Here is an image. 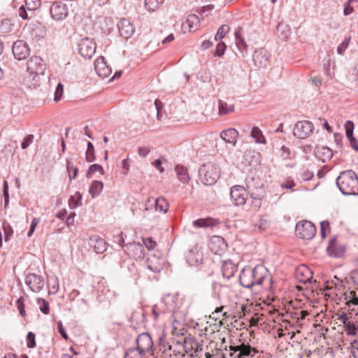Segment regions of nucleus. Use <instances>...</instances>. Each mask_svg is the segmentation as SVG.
I'll return each mask as SVG.
<instances>
[{
    "mask_svg": "<svg viewBox=\"0 0 358 358\" xmlns=\"http://www.w3.org/2000/svg\"><path fill=\"white\" fill-rule=\"evenodd\" d=\"M336 182L343 194H358V176L354 171L349 169L341 172Z\"/></svg>",
    "mask_w": 358,
    "mask_h": 358,
    "instance_id": "nucleus-1",
    "label": "nucleus"
},
{
    "mask_svg": "<svg viewBox=\"0 0 358 358\" xmlns=\"http://www.w3.org/2000/svg\"><path fill=\"white\" fill-rule=\"evenodd\" d=\"M198 172L201 181L206 185H214L220 176V167L211 162L203 164Z\"/></svg>",
    "mask_w": 358,
    "mask_h": 358,
    "instance_id": "nucleus-2",
    "label": "nucleus"
},
{
    "mask_svg": "<svg viewBox=\"0 0 358 358\" xmlns=\"http://www.w3.org/2000/svg\"><path fill=\"white\" fill-rule=\"evenodd\" d=\"M245 189L252 199H262L264 196V184L259 178L252 176L246 178Z\"/></svg>",
    "mask_w": 358,
    "mask_h": 358,
    "instance_id": "nucleus-3",
    "label": "nucleus"
},
{
    "mask_svg": "<svg viewBox=\"0 0 358 358\" xmlns=\"http://www.w3.org/2000/svg\"><path fill=\"white\" fill-rule=\"evenodd\" d=\"M295 231L298 237L310 240L316 234V227L310 221L303 220L296 224Z\"/></svg>",
    "mask_w": 358,
    "mask_h": 358,
    "instance_id": "nucleus-4",
    "label": "nucleus"
},
{
    "mask_svg": "<svg viewBox=\"0 0 358 358\" xmlns=\"http://www.w3.org/2000/svg\"><path fill=\"white\" fill-rule=\"evenodd\" d=\"M271 53L265 48L256 49L252 54V61L256 67L266 69L271 64Z\"/></svg>",
    "mask_w": 358,
    "mask_h": 358,
    "instance_id": "nucleus-5",
    "label": "nucleus"
},
{
    "mask_svg": "<svg viewBox=\"0 0 358 358\" xmlns=\"http://www.w3.org/2000/svg\"><path fill=\"white\" fill-rule=\"evenodd\" d=\"M314 126L308 120L298 121L294 127L293 134L294 136L300 139L307 138L313 132Z\"/></svg>",
    "mask_w": 358,
    "mask_h": 358,
    "instance_id": "nucleus-6",
    "label": "nucleus"
},
{
    "mask_svg": "<svg viewBox=\"0 0 358 358\" xmlns=\"http://www.w3.org/2000/svg\"><path fill=\"white\" fill-rule=\"evenodd\" d=\"M50 13L54 20L62 21L69 15V8L62 1H55L50 6Z\"/></svg>",
    "mask_w": 358,
    "mask_h": 358,
    "instance_id": "nucleus-7",
    "label": "nucleus"
},
{
    "mask_svg": "<svg viewBox=\"0 0 358 358\" xmlns=\"http://www.w3.org/2000/svg\"><path fill=\"white\" fill-rule=\"evenodd\" d=\"M96 43L93 38L85 37L78 44V52L84 58L90 59L96 52Z\"/></svg>",
    "mask_w": 358,
    "mask_h": 358,
    "instance_id": "nucleus-8",
    "label": "nucleus"
},
{
    "mask_svg": "<svg viewBox=\"0 0 358 358\" xmlns=\"http://www.w3.org/2000/svg\"><path fill=\"white\" fill-rule=\"evenodd\" d=\"M182 347L185 352L189 354L192 357H199L203 350L202 345L193 337L185 338Z\"/></svg>",
    "mask_w": 358,
    "mask_h": 358,
    "instance_id": "nucleus-9",
    "label": "nucleus"
},
{
    "mask_svg": "<svg viewBox=\"0 0 358 358\" xmlns=\"http://www.w3.org/2000/svg\"><path fill=\"white\" fill-rule=\"evenodd\" d=\"M248 192L241 185H235L231 188L230 197L236 206H243L247 201Z\"/></svg>",
    "mask_w": 358,
    "mask_h": 358,
    "instance_id": "nucleus-10",
    "label": "nucleus"
},
{
    "mask_svg": "<svg viewBox=\"0 0 358 358\" xmlns=\"http://www.w3.org/2000/svg\"><path fill=\"white\" fill-rule=\"evenodd\" d=\"M27 69L28 72L44 74L46 70V64L41 57L32 56L27 62Z\"/></svg>",
    "mask_w": 358,
    "mask_h": 358,
    "instance_id": "nucleus-11",
    "label": "nucleus"
},
{
    "mask_svg": "<svg viewBox=\"0 0 358 358\" xmlns=\"http://www.w3.org/2000/svg\"><path fill=\"white\" fill-rule=\"evenodd\" d=\"M208 248L213 254L221 256L227 250V243L222 236H213L210 239Z\"/></svg>",
    "mask_w": 358,
    "mask_h": 358,
    "instance_id": "nucleus-12",
    "label": "nucleus"
},
{
    "mask_svg": "<svg viewBox=\"0 0 358 358\" xmlns=\"http://www.w3.org/2000/svg\"><path fill=\"white\" fill-rule=\"evenodd\" d=\"M12 50L15 58L18 60L26 59L30 53L29 46L22 40H18L13 43Z\"/></svg>",
    "mask_w": 358,
    "mask_h": 358,
    "instance_id": "nucleus-13",
    "label": "nucleus"
},
{
    "mask_svg": "<svg viewBox=\"0 0 358 358\" xmlns=\"http://www.w3.org/2000/svg\"><path fill=\"white\" fill-rule=\"evenodd\" d=\"M25 283L34 292H39L44 286V280L39 275L29 273L25 278Z\"/></svg>",
    "mask_w": 358,
    "mask_h": 358,
    "instance_id": "nucleus-14",
    "label": "nucleus"
},
{
    "mask_svg": "<svg viewBox=\"0 0 358 358\" xmlns=\"http://www.w3.org/2000/svg\"><path fill=\"white\" fill-rule=\"evenodd\" d=\"M136 344L138 350L149 353L153 351V341L148 333H142L136 338Z\"/></svg>",
    "mask_w": 358,
    "mask_h": 358,
    "instance_id": "nucleus-15",
    "label": "nucleus"
},
{
    "mask_svg": "<svg viewBox=\"0 0 358 358\" xmlns=\"http://www.w3.org/2000/svg\"><path fill=\"white\" fill-rule=\"evenodd\" d=\"M345 250V245L338 244L336 236L331 238L327 248V252L330 257H341L344 255Z\"/></svg>",
    "mask_w": 358,
    "mask_h": 358,
    "instance_id": "nucleus-16",
    "label": "nucleus"
},
{
    "mask_svg": "<svg viewBox=\"0 0 358 358\" xmlns=\"http://www.w3.org/2000/svg\"><path fill=\"white\" fill-rule=\"evenodd\" d=\"M186 261L191 266H199L203 263V255L197 248L191 249L186 256Z\"/></svg>",
    "mask_w": 358,
    "mask_h": 358,
    "instance_id": "nucleus-17",
    "label": "nucleus"
},
{
    "mask_svg": "<svg viewBox=\"0 0 358 358\" xmlns=\"http://www.w3.org/2000/svg\"><path fill=\"white\" fill-rule=\"evenodd\" d=\"M252 272L250 266H245L241 270L239 275V282L241 286L245 288H252L255 286V281L252 279Z\"/></svg>",
    "mask_w": 358,
    "mask_h": 358,
    "instance_id": "nucleus-18",
    "label": "nucleus"
},
{
    "mask_svg": "<svg viewBox=\"0 0 358 358\" xmlns=\"http://www.w3.org/2000/svg\"><path fill=\"white\" fill-rule=\"evenodd\" d=\"M88 244L97 254L103 253L107 249L106 241L98 236H90L88 240Z\"/></svg>",
    "mask_w": 358,
    "mask_h": 358,
    "instance_id": "nucleus-19",
    "label": "nucleus"
},
{
    "mask_svg": "<svg viewBox=\"0 0 358 358\" xmlns=\"http://www.w3.org/2000/svg\"><path fill=\"white\" fill-rule=\"evenodd\" d=\"M241 27H238V29H236L234 33L235 43L240 52V55H238V57H245L248 54V45L245 39L241 36Z\"/></svg>",
    "mask_w": 358,
    "mask_h": 358,
    "instance_id": "nucleus-20",
    "label": "nucleus"
},
{
    "mask_svg": "<svg viewBox=\"0 0 358 358\" xmlns=\"http://www.w3.org/2000/svg\"><path fill=\"white\" fill-rule=\"evenodd\" d=\"M221 271L223 278L229 280L237 272L238 264L231 259L225 260L222 262Z\"/></svg>",
    "mask_w": 358,
    "mask_h": 358,
    "instance_id": "nucleus-21",
    "label": "nucleus"
},
{
    "mask_svg": "<svg viewBox=\"0 0 358 358\" xmlns=\"http://www.w3.org/2000/svg\"><path fill=\"white\" fill-rule=\"evenodd\" d=\"M117 27L121 36H122L124 38H130L134 32V29L132 24L129 22V20L125 18L121 19L119 21L117 24Z\"/></svg>",
    "mask_w": 358,
    "mask_h": 358,
    "instance_id": "nucleus-22",
    "label": "nucleus"
},
{
    "mask_svg": "<svg viewBox=\"0 0 358 358\" xmlns=\"http://www.w3.org/2000/svg\"><path fill=\"white\" fill-rule=\"evenodd\" d=\"M238 132L234 128H229L220 133V138L227 143L236 146L237 138H238Z\"/></svg>",
    "mask_w": 358,
    "mask_h": 358,
    "instance_id": "nucleus-23",
    "label": "nucleus"
},
{
    "mask_svg": "<svg viewBox=\"0 0 358 358\" xmlns=\"http://www.w3.org/2000/svg\"><path fill=\"white\" fill-rule=\"evenodd\" d=\"M94 69L96 73L102 78L108 76L111 73V69L107 66L103 57H100L95 60Z\"/></svg>",
    "mask_w": 358,
    "mask_h": 358,
    "instance_id": "nucleus-24",
    "label": "nucleus"
},
{
    "mask_svg": "<svg viewBox=\"0 0 358 358\" xmlns=\"http://www.w3.org/2000/svg\"><path fill=\"white\" fill-rule=\"evenodd\" d=\"M252 281H255L254 283L255 285H261L266 277V268L262 266V265H257L254 268H252Z\"/></svg>",
    "mask_w": 358,
    "mask_h": 358,
    "instance_id": "nucleus-25",
    "label": "nucleus"
},
{
    "mask_svg": "<svg viewBox=\"0 0 358 358\" xmlns=\"http://www.w3.org/2000/svg\"><path fill=\"white\" fill-rule=\"evenodd\" d=\"M315 152V156L323 162L329 161L334 155V152L331 149L324 146L317 147Z\"/></svg>",
    "mask_w": 358,
    "mask_h": 358,
    "instance_id": "nucleus-26",
    "label": "nucleus"
},
{
    "mask_svg": "<svg viewBox=\"0 0 358 358\" xmlns=\"http://www.w3.org/2000/svg\"><path fill=\"white\" fill-rule=\"evenodd\" d=\"M42 75L29 72V75L24 79V84L29 88H36L41 84L40 76Z\"/></svg>",
    "mask_w": 358,
    "mask_h": 358,
    "instance_id": "nucleus-27",
    "label": "nucleus"
},
{
    "mask_svg": "<svg viewBox=\"0 0 358 358\" xmlns=\"http://www.w3.org/2000/svg\"><path fill=\"white\" fill-rule=\"evenodd\" d=\"M175 171L178 179L183 184H187L190 180V177L187 169L182 165L178 164L175 167Z\"/></svg>",
    "mask_w": 358,
    "mask_h": 358,
    "instance_id": "nucleus-28",
    "label": "nucleus"
},
{
    "mask_svg": "<svg viewBox=\"0 0 358 358\" xmlns=\"http://www.w3.org/2000/svg\"><path fill=\"white\" fill-rule=\"evenodd\" d=\"M128 250H132L134 252V257L138 259L143 258L144 257V246L139 243H129L126 245Z\"/></svg>",
    "mask_w": 358,
    "mask_h": 358,
    "instance_id": "nucleus-29",
    "label": "nucleus"
},
{
    "mask_svg": "<svg viewBox=\"0 0 358 358\" xmlns=\"http://www.w3.org/2000/svg\"><path fill=\"white\" fill-rule=\"evenodd\" d=\"M217 221L211 217L200 218L193 222V225L197 228H207L217 225Z\"/></svg>",
    "mask_w": 358,
    "mask_h": 358,
    "instance_id": "nucleus-30",
    "label": "nucleus"
},
{
    "mask_svg": "<svg viewBox=\"0 0 358 358\" xmlns=\"http://www.w3.org/2000/svg\"><path fill=\"white\" fill-rule=\"evenodd\" d=\"M103 188V184L101 181L99 180H93L90 186L89 193L91 195L92 198L94 199L97 197L101 192H102Z\"/></svg>",
    "mask_w": 358,
    "mask_h": 358,
    "instance_id": "nucleus-31",
    "label": "nucleus"
},
{
    "mask_svg": "<svg viewBox=\"0 0 358 358\" xmlns=\"http://www.w3.org/2000/svg\"><path fill=\"white\" fill-rule=\"evenodd\" d=\"M238 348L239 353L236 355L235 358H241L246 357H252L256 353L255 350L248 345H241L240 346H238Z\"/></svg>",
    "mask_w": 358,
    "mask_h": 358,
    "instance_id": "nucleus-32",
    "label": "nucleus"
},
{
    "mask_svg": "<svg viewBox=\"0 0 358 358\" xmlns=\"http://www.w3.org/2000/svg\"><path fill=\"white\" fill-rule=\"evenodd\" d=\"M219 114L224 115L232 113L234 110V105L228 103L222 100L218 101Z\"/></svg>",
    "mask_w": 358,
    "mask_h": 358,
    "instance_id": "nucleus-33",
    "label": "nucleus"
},
{
    "mask_svg": "<svg viewBox=\"0 0 358 358\" xmlns=\"http://www.w3.org/2000/svg\"><path fill=\"white\" fill-rule=\"evenodd\" d=\"M145 352L136 348H129L124 353V358H146Z\"/></svg>",
    "mask_w": 358,
    "mask_h": 358,
    "instance_id": "nucleus-34",
    "label": "nucleus"
},
{
    "mask_svg": "<svg viewBox=\"0 0 358 358\" xmlns=\"http://www.w3.org/2000/svg\"><path fill=\"white\" fill-rule=\"evenodd\" d=\"M155 210L160 212L166 213L169 209V203L164 198L159 197L154 201Z\"/></svg>",
    "mask_w": 358,
    "mask_h": 358,
    "instance_id": "nucleus-35",
    "label": "nucleus"
},
{
    "mask_svg": "<svg viewBox=\"0 0 358 358\" xmlns=\"http://www.w3.org/2000/svg\"><path fill=\"white\" fill-rule=\"evenodd\" d=\"M164 0H145V7L150 11H155L159 7L162 5Z\"/></svg>",
    "mask_w": 358,
    "mask_h": 358,
    "instance_id": "nucleus-36",
    "label": "nucleus"
},
{
    "mask_svg": "<svg viewBox=\"0 0 358 358\" xmlns=\"http://www.w3.org/2000/svg\"><path fill=\"white\" fill-rule=\"evenodd\" d=\"M82 194L79 192H76L75 195H71L69 198V206L71 208H76L82 205Z\"/></svg>",
    "mask_w": 358,
    "mask_h": 358,
    "instance_id": "nucleus-37",
    "label": "nucleus"
},
{
    "mask_svg": "<svg viewBox=\"0 0 358 358\" xmlns=\"http://www.w3.org/2000/svg\"><path fill=\"white\" fill-rule=\"evenodd\" d=\"M185 23L187 24L189 31L196 29L197 25L199 24V18L195 14H191L187 16Z\"/></svg>",
    "mask_w": 358,
    "mask_h": 358,
    "instance_id": "nucleus-38",
    "label": "nucleus"
},
{
    "mask_svg": "<svg viewBox=\"0 0 358 358\" xmlns=\"http://www.w3.org/2000/svg\"><path fill=\"white\" fill-rule=\"evenodd\" d=\"M251 136L257 143H266V139L262 131L257 127H254L251 131Z\"/></svg>",
    "mask_w": 358,
    "mask_h": 358,
    "instance_id": "nucleus-39",
    "label": "nucleus"
},
{
    "mask_svg": "<svg viewBox=\"0 0 358 358\" xmlns=\"http://www.w3.org/2000/svg\"><path fill=\"white\" fill-rule=\"evenodd\" d=\"M95 150L94 145L88 141L87 144V150L85 152V159L87 162H92L95 160Z\"/></svg>",
    "mask_w": 358,
    "mask_h": 358,
    "instance_id": "nucleus-40",
    "label": "nucleus"
},
{
    "mask_svg": "<svg viewBox=\"0 0 358 358\" xmlns=\"http://www.w3.org/2000/svg\"><path fill=\"white\" fill-rule=\"evenodd\" d=\"M96 172H99L101 175L104 173V170L100 164H94L90 166L86 173V177L88 179L91 178L92 177V175Z\"/></svg>",
    "mask_w": 358,
    "mask_h": 358,
    "instance_id": "nucleus-41",
    "label": "nucleus"
},
{
    "mask_svg": "<svg viewBox=\"0 0 358 358\" xmlns=\"http://www.w3.org/2000/svg\"><path fill=\"white\" fill-rule=\"evenodd\" d=\"M343 327L348 336H356L358 331V325L354 322L350 321Z\"/></svg>",
    "mask_w": 358,
    "mask_h": 358,
    "instance_id": "nucleus-42",
    "label": "nucleus"
},
{
    "mask_svg": "<svg viewBox=\"0 0 358 358\" xmlns=\"http://www.w3.org/2000/svg\"><path fill=\"white\" fill-rule=\"evenodd\" d=\"M270 220L268 216L267 215H262L259 220L258 223L255 224L260 230H266L270 227Z\"/></svg>",
    "mask_w": 358,
    "mask_h": 358,
    "instance_id": "nucleus-43",
    "label": "nucleus"
},
{
    "mask_svg": "<svg viewBox=\"0 0 358 358\" xmlns=\"http://www.w3.org/2000/svg\"><path fill=\"white\" fill-rule=\"evenodd\" d=\"M230 28L227 24H222L217 31V33L215 36V40L218 41L222 39L224 36L229 32Z\"/></svg>",
    "mask_w": 358,
    "mask_h": 358,
    "instance_id": "nucleus-44",
    "label": "nucleus"
},
{
    "mask_svg": "<svg viewBox=\"0 0 358 358\" xmlns=\"http://www.w3.org/2000/svg\"><path fill=\"white\" fill-rule=\"evenodd\" d=\"M345 299L347 300V303H352V305H358V296L355 291L352 290L349 294L345 293Z\"/></svg>",
    "mask_w": 358,
    "mask_h": 358,
    "instance_id": "nucleus-45",
    "label": "nucleus"
},
{
    "mask_svg": "<svg viewBox=\"0 0 358 358\" xmlns=\"http://www.w3.org/2000/svg\"><path fill=\"white\" fill-rule=\"evenodd\" d=\"M66 169L69 173L70 180L76 179L78 172V168L73 166L70 162H67Z\"/></svg>",
    "mask_w": 358,
    "mask_h": 358,
    "instance_id": "nucleus-46",
    "label": "nucleus"
},
{
    "mask_svg": "<svg viewBox=\"0 0 358 358\" xmlns=\"http://www.w3.org/2000/svg\"><path fill=\"white\" fill-rule=\"evenodd\" d=\"M297 275L301 274L303 275H306L307 277L305 281H309L311 282L312 281V275L313 272L306 266H301L297 269Z\"/></svg>",
    "mask_w": 358,
    "mask_h": 358,
    "instance_id": "nucleus-47",
    "label": "nucleus"
},
{
    "mask_svg": "<svg viewBox=\"0 0 358 358\" xmlns=\"http://www.w3.org/2000/svg\"><path fill=\"white\" fill-rule=\"evenodd\" d=\"M25 6L29 11H34L41 5V0H24Z\"/></svg>",
    "mask_w": 358,
    "mask_h": 358,
    "instance_id": "nucleus-48",
    "label": "nucleus"
},
{
    "mask_svg": "<svg viewBox=\"0 0 358 358\" xmlns=\"http://www.w3.org/2000/svg\"><path fill=\"white\" fill-rule=\"evenodd\" d=\"M27 346L28 348H34L36 346V335L32 331H29L27 335Z\"/></svg>",
    "mask_w": 358,
    "mask_h": 358,
    "instance_id": "nucleus-49",
    "label": "nucleus"
},
{
    "mask_svg": "<svg viewBox=\"0 0 358 358\" xmlns=\"http://www.w3.org/2000/svg\"><path fill=\"white\" fill-rule=\"evenodd\" d=\"M3 230L4 232V239L7 242L13 234V230L10 224L7 222H3L2 224Z\"/></svg>",
    "mask_w": 358,
    "mask_h": 358,
    "instance_id": "nucleus-50",
    "label": "nucleus"
},
{
    "mask_svg": "<svg viewBox=\"0 0 358 358\" xmlns=\"http://www.w3.org/2000/svg\"><path fill=\"white\" fill-rule=\"evenodd\" d=\"M314 176L313 172L309 171L308 169L304 170L299 174V176L297 178L301 182L303 181H308L311 180Z\"/></svg>",
    "mask_w": 358,
    "mask_h": 358,
    "instance_id": "nucleus-51",
    "label": "nucleus"
},
{
    "mask_svg": "<svg viewBox=\"0 0 358 358\" xmlns=\"http://www.w3.org/2000/svg\"><path fill=\"white\" fill-rule=\"evenodd\" d=\"M345 129L346 137L348 138V139L349 140V139L353 138L354 137V136H353L354 123L350 120L346 121V122L345 124Z\"/></svg>",
    "mask_w": 358,
    "mask_h": 358,
    "instance_id": "nucleus-52",
    "label": "nucleus"
},
{
    "mask_svg": "<svg viewBox=\"0 0 358 358\" xmlns=\"http://www.w3.org/2000/svg\"><path fill=\"white\" fill-rule=\"evenodd\" d=\"M38 303L40 305V310L45 315L50 313L49 303L43 299H38Z\"/></svg>",
    "mask_w": 358,
    "mask_h": 358,
    "instance_id": "nucleus-53",
    "label": "nucleus"
},
{
    "mask_svg": "<svg viewBox=\"0 0 358 358\" xmlns=\"http://www.w3.org/2000/svg\"><path fill=\"white\" fill-rule=\"evenodd\" d=\"M330 232V224L329 222L324 220L320 222V234L322 238H326L327 233Z\"/></svg>",
    "mask_w": 358,
    "mask_h": 358,
    "instance_id": "nucleus-54",
    "label": "nucleus"
},
{
    "mask_svg": "<svg viewBox=\"0 0 358 358\" xmlns=\"http://www.w3.org/2000/svg\"><path fill=\"white\" fill-rule=\"evenodd\" d=\"M8 183L6 180L3 181V195L4 198V206L7 207L9 203V193H8Z\"/></svg>",
    "mask_w": 358,
    "mask_h": 358,
    "instance_id": "nucleus-55",
    "label": "nucleus"
},
{
    "mask_svg": "<svg viewBox=\"0 0 358 358\" xmlns=\"http://www.w3.org/2000/svg\"><path fill=\"white\" fill-rule=\"evenodd\" d=\"M34 139V136L33 134L27 135L24 138L22 142L21 143L22 149H23V150L27 149L30 145V144H31L33 143Z\"/></svg>",
    "mask_w": 358,
    "mask_h": 358,
    "instance_id": "nucleus-56",
    "label": "nucleus"
},
{
    "mask_svg": "<svg viewBox=\"0 0 358 358\" xmlns=\"http://www.w3.org/2000/svg\"><path fill=\"white\" fill-rule=\"evenodd\" d=\"M64 92V86L61 83H59L56 87L55 92L54 100L57 102L61 100Z\"/></svg>",
    "mask_w": 358,
    "mask_h": 358,
    "instance_id": "nucleus-57",
    "label": "nucleus"
},
{
    "mask_svg": "<svg viewBox=\"0 0 358 358\" xmlns=\"http://www.w3.org/2000/svg\"><path fill=\"white\" fill-rule=\"evenodd\" d=\"M350 37L346 38L337 48V52L339 55H343L345 50L348 48Z\"/></svg>",
    "mask_w": 358,
    "mask_h": 358,
    "instance_id": "nucleus-58",
    "label": "nucleus"
},
{
    "mask_svg": "<svg viewBox=\"0 0 358 358\" xmlns=\"http://www.w3.org/2000/svg\"><path fill=\"white\" fill-rule=\"evenodd\" d=\"M226 45L224 43L220 41L217 44L215 55L217 57H221L224 55L226 50Z\"/></svg>",
    "mask_w": 358,
    "mask_h": 358,
    "instance_id": "nucleus-59",
    "label": "nucleus"
},
{
    "mask_svg": "<svg viewBox=\"0 0 358 358\" xmlns=\"http://www.w3.org/2000/svg\"><path fill=\"white\" fill-rule=\"evenodd\" d=\"M57 329H58V332L60 334L61 336L66 341H68L69 340V336L68 334H66V330L63 326V324L62 322V321H58L57 322Z\"/></svg>",
    "mask_w": 358,
    "mask_h": 358,
    "instance_id": "nucleus-60",
    "label": "nucleus"
},
{
    "mask_svg": "<svg viewBox=\"0 0 358 358\" xmlns=\"http://www.w3.org/2000/svg\"><path fill=\"white\" fill-rule=\"evenodd\" d=\"M155 110L157 111V118L160 120L162 119V115L160 113L161 110L163 108V103L159 99H156L154 102Z\"/></svg>",
    "mask_w": 358,
    "mask_h": 358,
    "instance_id": "nucleus-61",
    "label": "nucleus"
},
{
    "mask_svg": "<svg viewBox=\"0 0 358 358\" xmlns=\"http://www.w3.org/2000/svg\"><path fill=\"white\" fill-rule=\"evenodd\" d=\"M143 245H145L148 250H153L156 245L155 241L152 238H143Z\"/></svg>",
    "mask_w": 358,
    "mask_h": 358,
    "instance_id": "nucleus-62",
    "label": "nucleus"
},
{
    "mask_svg": "<svg viewBox=\"0 0 358 358\" xmlns=\"http://www.w3.org/2000/svg\"><path fill=\"white\" fill-rule=\"evenodd\" d=\"M39 221H40L39 218H34L33 219L31 226H30V228H29V230L27 234V236L31 237L32 236L33 233L35 231L36 226L39 223Z\"/></svg>",
    "mask_w": 358,
    "mask_h": 358,
    "instance_id": "nucleus-63",
    "label": "nucleus"
},
{
    "mask_svg": "<svg viewBox=\"0 0 358 358\" xmlns=\"http://www.w3.org/2000/svg\"><path fill=\"white\" fill-rule=\"evenodd\" d=\"M150 152V148L146 146L139 147L138 150V154L142 157H145Z\"/></svg>",
    "mask_w": 358,
    "mask_h": 358,
    "instance_id": "nucleus-64",
    "label": "nucleus"
}]
</instances>
